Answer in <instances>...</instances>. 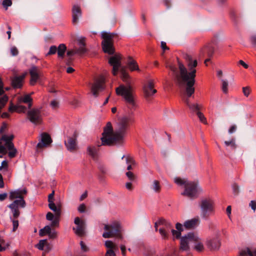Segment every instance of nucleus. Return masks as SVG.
Listing matches in <instances>:
<instances>
[{
    "instance_id": "55",
    "label": "nucleus",
    "mask_w": 256,
    "mask_h": 256,
    "mask_svg": "<svg viewBox=\"0 0 256 256\" xmlns=\"http://www.w3.org/2000/svg\"><path fill=\"white\" fill-rule=\"evenodd\" d=\"M126 176L130 180H134L135 178V176L134 174L131 172H128L126 174Z\"/></svg>"
},
{
    "instance_id": "48",
    "label": "nucleus",
    "mask_w": 256,
    "mask_h": 256,
    "mask_svg": "<svg viewBox=\"0 0 256 256\" xmlns=\"http://www.w3.org/2000/svg\"><path fill=\"white\" fill-rule=\"evenodd\" d=\"M194 248L198 252H202L204 250L203 244L201 242L197 243L195 245Z\"/></svg>"
},
{
    "instance_id": "44",
    "label": "nucleus",
    "mask_w": 256,
    "mask_h": 256,
    "mask_svg": "<svg viewBox=\"0 0 256 256\" xmlns=\"http://www.w3.org/2000/svg\"><path fill=\"white\" fill-rule=\"evenodd\" d=\"M232 189L233 194L235 196H237L240 192V186L236 183H234L232 184Z\"/></svg>"
},
{
    "instance_id": "28",
    "label": "nucleus",
    "mask_w": 256,
    "mask_h": 256,
    "mask_svg": "<svg viewBox=\"0 0 256 256\" xmlns=\"http://www.w3.org/2000/svg\"><path fill=\"white\" fill-rule=\"evenodd\" d=\"M75 54L82 55L81 52H79V50H78L76 48H75L74 49L68 50L66 52V55L69 57H70ZM72 61V59L70 58H69L66 62V64L67 65H70Z\"/></svg>"
},
{
    "instance_id": "42",
    "label": "nucleus",
    "mask_w": 256,
    "mask_h": 256,
    "mask_svg": "<svg viewBox=\"0 0 256 256\" xmlns=\"http://www.w3.org/2000/svg\"><path fill=\"white\" fill-rule=\"evenodd\" d=\"M14 138V136L13 134H11L10 136L3 135L1 138L2 140H4L6 143L7 142H10Z\"/></svg>"
},
{
    "instance_id": "38",
    "label": "nucleus",
    "mask_w": 256,
    "mask_h": 256,
    "mask_svg": "<svg viewBox=\"0 0 256 256\" xmlns=\"http://www.w3.org/2000/svg\"><path fill=\"white\" fill-rule=\"evenodd\" d=\"M222 82V89L224 93L226 94L228 92V82L226 80L221 79Z\"/></svg>"
},
{
    "instance_id": "30",
    "label": "nucleus",
    "mask_w": 256,
    "mask_h": 256,
    "mask_svg": "<svg viewBox=\"0 0 256 256\" xmlns=\"http://www.w3.org/2000/svg\"><path fill=\"white\" fill-rule=\"evenodd\" d=\"M88 154L91 156L94 160H96L97 158L98 150L96 147L89 146L87 148Z\"/></svg>"
},
{
    "instance_id": "39",
    "label": "nucleus",
    "mask_w": 256,
    "mask_h": 256,
    "mask_svg": "<svg viewBox=\"0 0 256 256\" xmlns=\"http://www.w3.org/2000/svg\"><path fill=\"white\" fill-rule=\"evenodd\" d=\"M126 162L128 164L127 167V170H130L132 169V164H134L135 162L132 158L128 156L126 158Z\"/></svg>"
},
{
    "instance_id": "10",
    "label": "nucleus",
    "mask_w": 256,
    "mask_h": 256,
    "mask_svg": "<svg viewBox=\"0 0 256 256\" xmlns=\"http://www.w3.org/2000/svg\"><path fill=\"white\" fill-rule=\"evenodd\" d=\"M28 120L32 123L37 124L42 122V115L40 110L38 109L33 108L28 110L27 113Z\"/></svg>"
},
{
    "instance_id": "59",
    "label": "nucleus",
    "mask_w": 256,
    "mask_h": 256,
    "mask_svg": "<svg viewBox=\"0 0 256 256\" xmlns=\"http://www.w3.org/2000/svg\"><path fill=\"white\" fill-rule=\"evenodd\" d=\"M54 215L51 212H48L46 215V218L48 220H52L54 218Z\"/></svg>"
},
{
    "instance_id": "53",
    "label": "nucleus",
    "mask_w": 256,
    "mask_h": 256,
    "mask_svg": "<svg viewBox=\"0 0 256 256\" xmlns=\"http://www.w3.org/2000/svg\"><path fill=\"white\" fill-rule=\"evenodd\" d=\"M10 53L12 56H16L18 54V51L16 47L13 46L10 48Z\"/></svg>"
},
{
    "instance_id": "61",
    "label": "nucleus",
    "mask_w": 256,
    "mask_h": 256,
    "mask_svg": "<svg viewBox=\"0 0 256 256\" xmlns=\"http://www.w3.org/2000/svg\"><path fill=\"white\" fill-rule=\"evenodd\" d=\"M54 191L53 190L51 194H50L48 195V202H53L54 200Z\"/></svg>"
},
{
    "instance_id": "41",
    "label": "nucleus",
    "mask_w": 256,
    "mask_h": 256,
    "mask_svg": "<svg viewBox=\"0 0 256 256\" xmlns=\"http://www.w3.org/2000/svg\"><path fill=\"white\" fill-rule=\"evenodd\" d=\"M46 240H40L39 242L36 245V248L40 250H43L44 245L46 244Z\"/></svg>"
},
{
    "instance_id": "64",
    "label": "nucleus",
    "mask_w": 256,
    "mask_h": 256,
    "mask_svg": "<svg viewBox=\"0 0 256 256\" xmlns=\"http://www.w3.org/2000/svg\"><path fill=\"white\" fill-rule=\"evenodd\" d=\"M250 41L254 46L256 47V35L251 36Z\"/></svg>"
},
{
    "instance_id": "21",
    "label": "nucleus",
    "mask_w": 256,
    "mask_h": 256,
    "mask_svg": "<svg viewBox=\"0 0 256 256\" xmlns=\"http://www.w3.org/2000/svg\"><path fill=\"white\" fill-rule=\"evenodd\" d=\"M24 77V74H22L20 76H16L14 77L12 80V86L14 88H21L22 86V82Z\"/></svg>"
},
{
    "instance_id": "3",
    "label": "nucleus",
    "mask_w": 256,
    "mask_h": 256,
    "mask_svg": "<svg viewBox=\"0 0 256 256\" xmlns=\"http://www.w3.org/2000/svg\"><path fill=\"white\" fill-rule=\"evenodd\" d=\"M132 116L133 112H132L128 115L120 118L116 123V128L114 132L111 122H107L102 134V144L112 146L114 144H122L130 124L134 121Z\"/></svg>"
},
{
    "instance_id": "27",
    "label": "nucleus",
    "mask_w": 256,
    "mask_h": 256,
    "mask_svg": "<svg viewBox=\"0 0 256 256\" xmlns=\"http://www.w3.org/2000/svg\"><path fill=\"white\" fill-rule=\"evenodd\" d=\"M49 208L54 212H55V216L57 217H60L61 214V209L60 206H56L54 202H48Z\"/></svg>"
},
{
    "instance_id": "40",
    "label": "nucleus",
    "mask_w": 256,
    "mask_h": 256,
    "mask_svg": "<svg viewBox=\"0 0 256 256\" xmlns=\"http://www.w3.org/2000/svg\"><path fill=\"white\" fill-rule=\"evenodd\" d=\"M10 219L12 222V232H15L18 226V220H16V218H12L11 216L10 217Z\"/></svg>"
},
{
    "instance_id": "11",
    "label": "nucleus",
    "mask_w": 256,
    "mask_h": 256,
    "mask_svg": "<svg viewBox=\"0 0 256 256\" xmlns=\"http://www.w3.org/2000/svg\"><path fill=\"white\" fill-rule=\"evenodd\" d=\"M198 238L192 232H189L187 235L182 236L180 239V248L182 250H187L188 248V240L198 242Z\"/></svg>"
},
{
    "instance_id": "36",
    "label": "nucleus",
    "mask_w": 256,
    "mask_h": 256,
    "mask_svg": "<svg viewBox=\"0 0 256 256\" xmlns=\"http://www.w3.org/2000/svg\"><path fill=\"white\" fill-rule=\"evenodd\" d=\"M144 252L146 256H152L154 254V250L151 247H146Z\"/></svg>"
},
{
    "instance_id": "43",
    "label": "nucleus",
    "mask_w": 256,
    "mask_h": 256,
    "mask_svg": "<svg viewBox=\"0 0 256 256\" xmlns=\"http://www.w3.org/2000/svg\"><path fill=\"white\" fill-rule=\"evenodd\" d=\"M57 47L56 46H52L50 48L49 51L46 54V56H50L52 54H54L57 52Z\"/></svg>"
},
{
    "instance_id": "57",
    "label": "nucleus",
    "mask_w": 256,
    "mask_h": 256,
    "mask_svg": "<svg viewBox=\"0 0 256 256\" xmlns=\"http://www.w3.org/2000/svg\"><path fill=\"white\" fill-rule=\"evenodd\" d=\"M42 230H44L46 234H48L52 230V229L50 226H46L40 230L41 232H42Z\"/></svg>"
},
{
    "instance_id": "31",
    "label": "nucleus",
    "mask_w": 256,
    "mask_h": 256,
    "mask_svg": "<svg viewBox=\"0 0 256 256\" xmlns=\"http://www.w3.org/2000/svg\"><path fill=\"white\" fill-rule=\"evenodd\" d=\"M12 206H14L17 208H24L26 206V203L24 198L18 199L14 200L12 204H10Z\"/></svg>"
},
{
    "instance_id": "29",
    "label": "nucleus",
    "mask_w": 256,
    "mask_h": 256,
    "mask_svg": "<svg viewBox=\"0 0 256 256\" xmlns=\"http://www.w3.org/2000/svg\"><path fill=\"white\" fill-rule=\"evenodd\" d=\"M57 48L58 57L61 58H63L66 50V46L64 44H61L58 46Z\"/></svg>"
},
{
    "instance_id": "26",
    "label": "nucleus",
    "mask_w": 256,
    "mask_h": 256,
    "mask_svg": "<svg viewBox=\"0 0 256 256\" xmlns=\"http://www.w3.org/2000/svg\"><path fill=\"white\" fill-rule=\"evenodd\" d=\"M198 218H192L185 222L184 226L187 229L194 228L198 224Z\"/></svg>"
},
{
    "instance_id": "25",
    "label": "nucleus",
    "mask_w": 256,
    "mask_h": 256,
    "mask_svg": "<svg viewBox=\"0 0 256 256\" xmlns=\"http://www.w3.org/2000/svg\"><path fill=\"white\" fill-rule=\"evenodd\" d=\"M127 65L131 71L140 70L138 64H137L136 61L130 57L128 58L127 62Z\"/></svg>"
},
{
    "instance_id": "4",
    "label": "nucleus",
    "mask_w": 256,
    "mask_h": 256,
    "mask_svg": "<svg viewBox=\"0 0 256 256\" xmlns=\"http://www.w3.org/2000/svg\"><path fill=\"white\" fill-rule=\"evenodd\" d=\"M174 182L178 186H184V190L182 193V194L189 198H196L202 192L201 188L198 186L196 182L188 181L180 178H176Z\"/></svg>"
},
{
    "instance_id": "19",
    "label": "nucleus",
    "mask_w": 256,
    "mask_h": 256,
    "mask_svg": "<svg viewBox=\"0 0 256 256\" xmlns=\"http://www.w3.org/2000/svg\"><path fill=\"white\" fill-rule=\"evenodd\" d=\"M72 24H76L78 22L79 18H80L82 15L80 6L78 4H74L72 6Z\"/></svg>"
},
{
    "instance_id": "23",
    "label": "nucleus",
    "mask_w": 256,
    "mask_h": 256,
    "mask_svg": "<svg viewBox=\"0 0 256 256\" xmlns=\"http://www.w3.org/2000/svg\"><path fill=\"white\" fill-rule=\"evenodd\" d=\"M78 42L79 48H76L82 54H85L87 52V49L85 48V38L82 37L78 38Z\"/></svg>"
},
{
    "instance_id": "33",
    "label": "nucleus",
    "mask_w": 256,
    "mask_h": 256,
    "mask_svg": "<svg viewBox=\"0 0 256 256\" xmlns=\"http://www.w3.org/2000/svg\"><path fill=\"white\" fill-rule=\"evenodd\" d=\"M32 98L30 97V96L29 94L25 95L24 96L22 97L20 101V102H22L25 104H28V108H30L32 106Z\"/></svg>"
},
{
    "instance_id": "12",
    "label": "nucleus",
    "mask_w": 256,
    "mask_h": 256,
    "mask_svg": "<svg viewBox=\"0 0 256 256\" xmlns=\"http://www.w3.org/2000/svg\"><path fill=\"white\" fill-rule=\"evenodd\" d=\"M74 223L77 226L76 228H73L74 232L79 236H82L85 233L86 222L81 220L78 217H76Z\"/></svg>"
},
{
    "instance_id": "2",
    "label": "nucleus",
    "mask_w": 256,
    "mask_h": 256,
    "mask_svg": "<svg viewBox=\"0 0 256 256\" xmlns=\"http://www.w3.org/2000/svg\"><path fill=\"white\" fill-rule=\"evenodd\" d=\"M108 63L112 66V73L113 75L116 76L120 70L122 79L126 84V86L121 84L116 88V94L123 97L128 108L131 110H135L136 107V100L132 92V87L130 84V77L126 72V68L121 66L120 56L114 54L110 56L108 60Z\"/></svg>"
},
{
    "instance_id": "37",
    "label": "nucleus",
    "mask_w": 256,
    "mask_h": 256,
    "mask_svg": "<svg viewBox=\"0 0 256 256\" xmlns=\"http://www.w3.org/2000/svg\"><path fill=\"white\" fill-rule=\"evenodd\" d=\"M224 144L226 146H230L232 150H235L236 148V145L235 143V140L234 138L232 139L230 141H225Z\"/></svg>"
},
{
    "instance_id": "60",
    "label": "nucleus",
    "mask_w": 256,
    "mask_h": 256,
    "mask_svg": "<svg viewBox=\"0 0 256 256\" xmlns=\"http://www.w3.org/2000/svg\"><path fill=\"white\" fill-rule=\"evenodd\" d=\"M57 233L54 230H52L48 234V236L51 238H54L56 237Z\"/></svg>"
},
{
    "instance_id": "58",
    "label": "nucleus",
    "mask_w": 256,
    "mask_h": 256,
    "mask_svg": "<svg viewBox=\"0 0 256 256\" xmlns=\"http://www.w3.org/2000/svg\"><path fill=\"white\" fill-rule=\"evenodd\" d=\"M6 148H8V149L9 150L15 148L14 146V144L12 142H7L6 143Z\"/></svg>"
},
{
    "instance_id": "49",
    "label": "nucleus",
    "mask_w": 256,
    "mask_h": 256,
    "mask_svg": "<svg viewBox=\"0 0 256 256\" xmlns=\"http://www.w3.org/2000/svg\"><path fill=\"white\" fill-rule=\"evenodd\" d=\"M26 108L25 106L20 105L17 106L16 112H25Z\"/></svg>"
},
{
    "instance_id": "46",
    "label": "nucleus",
    "mask_w": 256,
    "mask_h": 256,
    "mask_svg": "<svg viewBox=\"0 0 256 256\" xmlns=\"http://www.w3.org/2000/svg\"><path fill=\"white\" fill-rule=\"evenodd\" d=\"M196 114L198 115L200 120L202 122L206 124V118L204 117V115L200 111H198Z\"/></svg>"
},
{
    "instance_id": "13",
    "label": "nucleus",
    "mask_w": 256,
    "mask_h": 256,
    "mask_svg": "<svg viewBox=\"0 0 256 256\" xmlns=\"http://www.w3.org/2000/svg\"><path fill=\"white\" fill-rule=\"evenodd\" d=\"M29 73L30 76V84L34 86L40 76V71L37 66H32L29 70Z\"/></svg>"
},
{
    "instance_id": "5",
    "label": "nucleus",
    "mask_w": 256,
    "mask_h": 256,
    "mask_svg": "<svg viewBox=\"0 0 256 256\" xmlns=\"http://www.w3.org/2000/svg\"><path fill=\"white\" fill-rule=\"evenodd\" d=\"M105 232L102 234V236L104 238H110L111 237H116L119 239H122V227L120 223L117 221H114L110 224H106L104 226Z\"/></svg>"
},
{
    "instance_id": "56",
    "label": "nucleus",
    "mask_w": 256,
    "mask_h": 256,
    "mask_svg": "<svg viewBox=\"0 0 256 256\" xmlns=\"http://www.w3.org/2000/svg\"><path fill=\"white\" fill-rule=\"evenodd\" d=\"M80 213H84L86 211V206L84 204H80L78 208Z\"/></svg>"
},
{
    "instance_id": "17",
    "label": "nucleus",
    "mask_w": 256,
    "mask_h": 256,
    "mask_svg": "<svg viewBox=\"0 0 256 256\" xmlns=\"http://www.w3.org/2000/svg\"><path fill=\"white\" fill-rule=\"evenodd\" d=\"M154 84L152 80H149L146 85L144 86V92L145 98L148 100L156 92V90L154 88Z\"/></svg>"
},
{
    "instance_id": "7",
    "label": "nucleus",
    "mask_w": 256,
    "mask_h": 256,
    "mask_svg": "<svg viewBox=\"0 0 256 256\" xmlns=\"http://www.w3.org/2000/svg\"><path fill=\"white\" fill-rule=\"evenodd\" d=\"M200 208L201 210L200 215L202 218H207L214 214V202L210 198L202 200L200 204Z\"/></svg>"
},
{
    "instance_id": "51",
    "label": "nucleus",
    "mask_w": 256,
    "mask_h": 256,
    "mask_svg": "<svg viewBox=\"0 0 256 256\" xmlns=\"http://www.w3.org/2000/svg\"><path fill=\"white\" fill-rule=\"evenodd\" d=\"M80 245L81 250L82 252H87L88 251V248L85 244L82 241H80Z\"/></svg>"
},
{
    "instance_id": "62",
    "label": "nucleus",
    "mask_w": 256,
    "mask_h": 256,
    "mask_svg": "<svg viewBox=\"0 0 256 256\" xmlns=\"http://www.w3.org/2000/svg\"><path fill=\"white\" fill-rule=\"evenodd\" d=\"M50 106L53 108H56L58 107V102H56L55 100H54L51 102Z\"/></svg>"
},
{
    "instance_id": "24",
    "label": "nucleus",
    "mask_w": 256,
    "mask_h": 256,
    "mask_svg": "<svg viewBox=\"0 0 256 256\" xmlns=\"http://www.w3.org/2000/svg\"><path fill=\"white\" fill-rule=\"evenodd\" d=\"M176 228L177 230L172 229V233L176 238H179L181 236V232L183 230L182 226L180 223L178 222L176 224Z\"/></svg>"
},
{
    "instance_id": "45",
    "label": "nucleus",
    "mask_w": 256,
    "mask_h": 256,
    "mask_svg": "<svg viewBox=\"0 0 256 256\" xmlns=\"http://www.w3.org/2000/svg\"><path fill=\"white\" fill-rule=\"evenodd\" d=\"M2 4L6 10H7L8 6H10L12 4V0H3Z\"/></svg>"
},
{
    "instance_id": "8",
    "label": "nucleus",
    "mask_w": 256,
    "mask_h": 256,
    "mask_svg": "<svg viewBox=\"0 0 256 256\" xmlns=\"http://www.w3.org/2000/svg\"><path fill=\"white\" fill-rule=\"evenodd\" d=\"M105 78L104 76L95 79L94 82L91 86V92L93 96L97 97L99 92L103 91L105 89Z\"/></svg>"
},
{
    "instance_id": "54",
    "label": "nucleus",
    "mask_w": 256,
    "mask_h": 256,
    "mask_svg": "<svg viewBox=\"0 0 256 256\" xmlns=\"http://www.w3.org/2000/svg\"><path fill=\"white\" fill-rule=\"evenodd\" d=\"M249 206L254 212H255L256 210V200H251L249 204Z\"/></svg>"
},
{
    "instance_id": "20",
    "label": "nucleus",
    "mask_w": 256,
    "mask_h": 256,
    "mask_svg": "<svg viewBox=\"0 0 256 256\" xmlns=\"http://www.w3.org/2000/svg\"><path fill=\"white\" fill-rule=\"evenodd\" d=\"M27 190L26 188L17 189L14 191H12L10 194V198L12 200L15 198H24L23 195L26 194Z\"/></svg>"
},
{
    "instance_id": "47",
    "label": "nucleus",
    "mask_w": 256,
    "mask_h": 256,
    "mask_svg": "<svg viewBox=\"0 0 256 256\" xmlns=\"http://www.w3.org/2000/svg\"><path fill=\"white\" fill-rule=\"evenodd\" d=\"M242 92L244 96L248 97L249 96L250 92V88L248 86L243 87Z\"/></svg>"
},
{
    "instance_id": "1",
    "label": "nucleus",
    "mask_w": 256,
    "mask_h": 256,
    "mask_svg": "<svg viewBox=\"0 0 256 256\" xmlns=\"http://www.w3.org/2000/svg\"><path fill=\"white\" fill-rule=\"evenodd\" d=\"M186 62V64L189 72L183 64L178 61L179 72L177 68L172 64L166 66L172 72L173 76L176 84L180 87L186 84V96L183 97V100L189 108L191 112L197 114L200 111V107L198 104H191L189 98L194 94L195 84V78L196 76V70L198 62L196 60H193L192 56L190 54H186L184 56Z\"/></svg>"
},
{
    "instance_id": "6",
    "label": "nucleus",
    "mask_w": 256,
    "mask_h": 256,
    "mask_svg": "<svg viewBox=\"0 0 256 256\" xmlns=\"http://www.w3.org/2000/svg\"><path fill=\"white\" fill-rule=\"evenodd\" d=\"M114 33L102 32L101 36L103 40L102 42V50L105 53L113 54L114 53V48L113 44Z\"/></svg>"
},
{
    "instance_id": "22",
    "label": "nucleus",
    "mask_w": 256,
    "mask_h": 256,
    "mask_svg": "<svg viewBox=\"0 0 256 256\" xmlns=\"http://www.w3.org/2000/svg\"><path fill=\"white\" fill-rule=\"evenodd\" d=\"M64 144L68 150L73 152L76 150V138L68 137L67 141L64 142Z\"/></svg>"
},
{
    "instance_id": "35",
    "label": "nucleus",
    "mask_w": 256,
    "mask_h": 256,
    "mask_svg": "<svg viewBox=\"0 0 256 256\" xmlns=\"http://www.w3.org/2000/svg\"><path fill=\"white\" fill-rule=\"evenodd\" d=\"M240 256H256V250L252 253L248 248L242 250Z\"/></svg>"
},
{
    "instance_id": "63",
    "label": "nucleus",
    "mask_w": 256,
    "mask_h": 256,
    "mask_svg": "<svg viewBox=\"0 0 256 256\" xmlns=\"http://www.w3.org/2000/svg\"><path fill=\"white\" fill-rule=\"evenodd\" d=\"M160 46L164 51L168 50V48L166 45V42H162L160 43Z\"/></svg>"
},
{
    "instance_id": "34",
    "label": "nucleus",
    "mask_w": 256,
    "mask_h": 256,
    "mask_svg": "<svg viewBox=\"0 0 256 256\" xmlns=\"http://www.w3.org/2000/svg\"><path fill=\"white\" fill-rule=\"evenodd\" d=\"M8 206L10 209L12 214L13 217L12 218H18L20 215V212L18 210V208L14 206H12L10 204H9Z\"/></svg>"
},
{
    "instance_id": "15",
    "label": "nucleus",
    "mask_w": 256,
    "mask_h": 256,
    "mask_svg": "<svg viewBox=\"0 0 256 256\" xmlns=\"http://www.w3.org/2000/svg\"><path fill=\"white\" fill-rule=\"evenodd\" d=\"M214 52V48L211 44L204 45L200 50V56L204 57L207 56L212 58Z\"/></svg>"
},
{
    "instance_id": "9",
    "label": "nucleus",
    "mask_w": 256,
    "mask_h": 256,
    "mask_svg": "<svg viewBox=\"0 0 256 256\" xmlns=\"http://www.w3.org/2000/svg\"><path fill=\"white\" fill-rule=\"evenodd\" d=\"M159 225H162L163 226L158 230L160 234H161L162 238L166 239L168 238V234L170 230L172 231V224L166 220L164 219H160L158 220Z\"/></svg>"
},
{
    "instance_id": "16",
    "label": "nucleus",
    "mask_w": 256,
    "mask_h": 256,
    "mask_svg": "<svg viewBox=\"0 0 256 256\" xmlns=\"http://www.w3.org/2000/svg\"><path fill=\"white\" fill-rule=\"evenodd\" d=\"M206 244L210 250H215L219 249L220 246V240L218 236L216 237L207 240Z\"/></svg>"
},
{
    "instance_id": "14",
    "label": "nucleus",
    "mask_w": 256,
    "mask_h": 256,
    "mask_svg": "<svg viewBox=\"0 0 256 256\" xmlns=\"http://www.w3.org/2000/svg\"><path fill=\"white\" fill-rule=\"evenodd\" d=\"M106 247L108 249L105 256H116V252H118L119 248L117 244L111 240H106L104 244Z\"/></svg>"
},
{
    "instance_id": "32",
    "label": "nucleus",
    "mask_w": 256,
    "mask_h": 256,
    "mask_svg": "<svg viewBox=\"0 0 256 256\" xmlns=\"http://www.w3.org/2000/svg\"><path fill=\"white\" fill-rule=\"evenodd\" d=\"M150 188L155 192L159 193L161 190V186L160 182L158 180H154L151 184Z\"/></svg>"
},
{
    "instance_id": "52",
    "label": "nucleus",
    "mask_w": 256,
    "mask_h": 256,
    "mask_svg": "<svg viewBox=\"0 0 256 256\" xmlns=\"http://www.w3.org/2000/svg\"><path fill=\"white\" fill-rule=\"evenodd\" d=\"M16 152H17V150L15 148L12 150H10V152L8 154V156L10 158H13L15 157Z\"/></svg>"
},
{
    "instance_id": "50",
    "label": "nucleus",
    "mask_w": 256,
    "mask_h": 256,
    "mask_svg": "<svg viewBox=\"0 0 256 256\" xmlns=\"http://www.w3.org/2000/svg\"><path fill=\"white\" fill-rule=\"evenodd\" d=\"M59 218L57 217L56 216H55L54 218L52 221L51 226H58L59 222Z\"/></svg>"
},
{
    "instance_id": "18",
    "label": "nucleus",
    "mask_w": 256,
    "mask_h": 256,
    "mask_svg": "<svg viewBox=\"0 0 256 256\" xmlns=\"http://www.w3.org/2000/svg\"><path fill=\"white\" fill-rule=\"evenodd\" d=\"M40 136V142L37 144L38 148L46 147L52 142V140L48 134L43 132L41 134Z\"/></svg>"
}]
</instances>
